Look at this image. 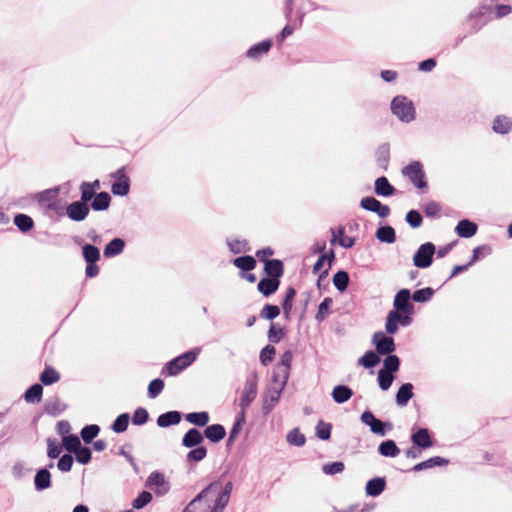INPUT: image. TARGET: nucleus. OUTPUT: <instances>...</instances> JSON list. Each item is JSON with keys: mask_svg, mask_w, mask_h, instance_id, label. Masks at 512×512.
Returning a JSON list of instances; mask_svg holds the SVG:
<instances>
[{"mask_svg": "<svg viewBox=\"0 0 512 512\" xmlns=\"http://www.w3.org/2000/svg\"><path fill=\"white\" fill-rule=\"evenodd\" d=\"M233 484L228 481L224 485L220 481H213L207 485L199 495L202 496L204 508L203 512H223L227 506Z\"/></svg>", "mask_w": 512, "mask_h": 512, "instance_id": "f257e3e1", "label": "nucleus"}, {"mask_svg": "<svg viewBox=\"0 0 512 512\" xmlns=\"http://www.w3.org/2000/svg\"><path fill=\"white\" fill-rule=\"evenodd\" d=\"M199 354V349H192L168 361L161 370V374L176 376L181 371L189 367Z\"/></svg>", "mask_w": 512, "mask_h": 512, "instance_id": "f03ea898", "label": "nucleus"}, {"mask_svg": "<svg viewBox=\"0 0 512 512\" xmlns=\"http://www.w3.org/2000/svg\"><path fill=\"white\" fill-rule=\"evenodd\" d=\"M392 113L402 122L410 123L416 117L414 104L406 96L398 95L391 102Z\"/></svg>", "mask_w": 512, "mask_h": 512, "instance_id": "7ed1b4c3", "label": "nucleus"}, {"mask_svg": "<svg viewBox=\"0 0 512 512\" xmlns=\"http://www.w3.org/2000/svg\"><path fill=\"white\" fill-rule=\"evenodd\" d=\"M491 12V5H482L470 12L466 18V23L469 26L468 34L472 35L480 31L489 21Z\"/></svg>", "mask_w": 512, "mask_h": 512, "instance_id": "20e7f679", "label": "nucleus"}, {"mask_svg": "<svg viewBox=\"0 0 512 512\" xmlns=\"http://www.w3.org/2000/svg\"><path fill=\"white\" fill-rule=\"evenodd\" d=\"M402 174L407 177L416 188L421 190L428 188L423 164L420 161L410 162L402 169Z\"/></svg>", "mask_w": 512, "mask_h": 512, "instance_id": "39448f33", "label": "nucleus"}, {"mask_svg": "<svg viewBox=\"0 0 512 512\" xmlns=\"http://www.w3.org/2000/svg\"><path fill=\"white\" fill-rule=\"evenodd\" d=\"M360 420L363 424L369 426L373 434L379 436H385L393 429V424L390 421L378 419L370 410H365L361 414Z\"/></svg>", "mask_w": 512, "mask_h": 512, "instance_id": "423d86ee", "label": "nucleus"}, {"mask_svg": "<svg viewBox=\"0 0 512 512\" xmlns=\"http://www.w3.org/2000/svg\"><path fill=\"white\" fill-rule=\"evenodd\" d=\"M413 322V316L403 314L396 310H390L386 316L385 330L389 335H394L398 332L399 327H408Z\"/></svg>", "mask_w": 512, "mask_h": 512, "instance_id": "0eeeda50", "label": "nucleus"}, {"mask_svg": "<svg viewBox=\"0 0 512 512\" xmlns=\"http://www.w3.org/2000/svg\"><path fill=\"white\" fill-rule=\"evenodd\" d=\"M257 388L258 375L254 371L249 377H247L245 381L244 390L239 401V406L241 408L240 412H244V414H246L247 408L251 405L257 396Z\"/></svg>", "mask_w": 512, "mask_h": 512, "instance_id": "6e6552de", "label": "nucleus"}, {"mask_svg": "<svg viewBox=\"0 0 512 512\" xmlns=\"http://www.w3.org/2000/svg\"><path fill=\"white\" fill-rule=\"evenodd\" d=\"M436 246L432 242L421 244L413 255V264L420 269H426L433 263Z\"/></svg>", "mask_w": 512, "mask_h": 512, "instance_id": "1a4fd4ad", "label": "nucleus"}, {"mask_svg": "<svg viewBox=\"0 0 512 512\" xmlns=\"http://www.w3.org/2000/svg\"><path fill=\"white\" fill-rule=\"evenodd\" d=\"M412 292L408 288L400 289L394 296L393 300V310L398 312H402L403 314H408L413 316L415 313V307L412 300Z\"/></svg>", "mask_w": 512, "mask_h": 512, "instance_id": "9d476101", "label": "nucleus"}, {"mask_svg": "<svg viewBox=\"0 0 512 512\" xmlns=\"http://www.w3.org/2000/svg\"><path fill=\"white\" fill-rule=\"evenodd\" d=\"M114 181L111 185V192L115 196H126L130 192V178L126 175L125 167L119 168L111 174Z\"/></svg>", "mask_w": 512, "mask_h": 512, "instance_id": "9b49d317", "label": "nucleus"}, {"mask_svg": "<svg viewBox=\"0 0 512 512\" xmlns=\"http://www.w3.org/2000/svg\"><path fill=\"white\" fill-rule=\"evenodd\" d=\"M372 342L376 348L375 352H377L379 355L392 354L396 350L394 338L382 331H377L374 333Z\"/></svg>", "mask_w": 512, "mask_h": 512, "instance_id": "f8f14e48", "label": "nucleus"}, {"mask_svg": "<svg viewBox=\"0 0 512 512\" xmlns=\"http://www.w3.org/2000/svg\"><path fill=\"white\" fill-rule=\"evenodd\" d=\"M410 440L414 446L426 450L434 446V439L428 428H412Z\"/></svg>", "mask_w": 512, "mask_h": 512, "instance_id": "ddd939ff", "label": "nucleus"}, {"mask_svg": "<svg viewBox=\"0 0 512 512\" xmlns=\"http://www.w3.org/2000/svg\"><path fill=\"white\" fill-rule=\"evenodd\" d=\"M90 213V206L81 200L68 204L65 208L67 217L75 222L84 221Z\"/></svg>", "mask_w": 512, "mask_h": 512, "instance_id": "4468645a", "label": "nucleus"}, {"mask_svg": "<svg viewBox=\"0 0 512 512\" xmlns=\"http://www.w3.org/2000/svg\"><path fill=\"white\" fill-rule=\"evenodd\" d=\"M360 207L364 210L376 213L380 218H387L391 212L389 206L382 204L378 199L372 196L362 198Z\"/></svg>", "mask_w": 512, "mask_h": 512, "instance_id": "2eb2a0df", "label": "nucleus"}, {"mask_svg": "<svg viewBox=\"0 0 512 512\" xmlns=\"http://www.w3.org/2000/svg\"><path fill=\"white\" fill-rule=\"evenodd\" d=\"M147 487H155V494L157 496H163L170 491V483L165 479L163 473L159 471H153L146 480Z\"/></svg>", "mask_w": 512, "mask_h": 512, "instance_id": "dca6fc26", "label": "nucleus"}, {"mask_svg": "<svg viewBox=\"0 0 512 512\" xmlns=\"http://www.w3.org/2000/svg\"><path fill=\"white\" fill-rule=\"evenodd\" d=\"M282 392V388H276L275 386L268 388L267 395L264 397L262 404L263 415L267 416L272 412L275 404L278 403Z\"/></svg>", "mask_w": 512, "mask_h": 512, "instance_id": "f3484780", "label": "nucleus"}, {"mask_svg": "<svg viewBox=\"0 0 512 512\" xmlns=\"http://www.w3.org/2000/svg\"><path fill=\"white\" fill-rule=\"evenodd\" d=\"M74 242L78 245H82V257L85 263L98 262L101 258L100 249L94 244L83 243V239L75 237Z\"/></svg>", "mask_w": 512, "mask_h": 512, "instance_id": "a211bd4d", "label": "nucleus"}, {"mask_svg": "<svg viewBox=\"0 0 512 512\" xmlns=\"http://www.w3.org/2000/svg\"><path fill=\"white\" fill-rule=\"evenodd\" d=\"M387 485L385 477H374L367 481L365 493L369 497H378L383 493Z\"/></svg>", "mask_w": 512, "mask_h": 512, "instance_id": "6ab92c4d", "label": "nucleus"}, {"mask_svg": "<svg viewBox=\"0 0 512 512\" xmlns=\"http://www.w3.org/2000/svg\"><path fill=\"white\" fill-rule=\"evenodd\" d=\"M272 40L265 39L252 45L247 51L246 56L250 59H260L263 55L267 54L272 47Z\"/></svg>", "mask_w": 512, "mask_h": 512, "instance_id": "aec40b11", "label": "nucleus"}, {"mask_svg": "<svg viewBox=\"0 0 512 512\" xmlns=\"http://www.w3.org/2000/svg\"><path fill=\"white\" fill-rule=\"evenodd\" d=\"M374 192L377 196L390 197L396 192L395 187L389 182L385 176H380L375 180Z\"/></svg>", "mask_w": 512, "mask_h": 512, "instance_id": "412c9836", "label": "nucleus"}, {"mask_svg": "<svg viewBox=\"0 0 512 512\" xmlns=\"http://www.w3.org/2000/svg\"><path fill=\"white\" fill-rule=\"evenodd\" d=\"M203 436L212 443H219L226 436V429L222 424L206 425Z\"/></svg>", "mask_w": 512, "mask_h": 512, "instance_id": "4be33fe9", "label": "nucleus"}, {"mask_svg": "<svg viewBox=\"0 0 512 512\" xmlns=\"http://www.w3.org/2000/svg\"><path fill=\"white\" fill-rule=\"evenodd\" d=\"M477 230L478 225L469 219L460 220L455 227V233L461 238H471L477 233Z\"/></svg>", "mask_w": 512, "mask_h": 512, "instance_id": "5701e85b", "label": "nucleus"}, {"mask_svg": "<svg viewBox=\"0 0 512 512\" xmlns=\"http://www.w3.org/2000/svg\"><path fill=\"white\" fill-rule=\"evenodd\" d=\"M182 413L176 410L167 411L157 417L156 423L161 428H168L180 423Z\"/></svg>", "mask_w": 512, "mask_h": 512, "instance_id": "b1692460", "label": "nucleus"}, {"mask_svg": "<svg viewBox=\"0 0 512 512\" xmlns=\"http://www.w3.org/2000/svg\"><path fill=\"white\" fill-rule=\"evenodd\" d=\"M52 485L51 473L48 468H40L34 476V488L36 491H43Z\"/></svg>", "mask_w": 512, "mask_h": 512, "instance_id": "393cba45", "label": "nucleus"}, {"mask_svg": "<svg viewBox=\"0 0 512 512\" xmlns=\"http://www.w3.org/2000/svg\"><path fill=\"white\" fill-rule=\"evenodd\" d=\"M414 386L412 383H403L396 392L395 401L399 407H405L408 402L413 398Z\"/></svg>", "mask_w": 512, "mask_h": 512, "instance_id": "a878e982", "label": "nucleus"}, {"mask_svg": "<svg viewBox=\"0 0 512 512\" xmlns=\"http://www.w3.org/2000/svg\"><path fill=\"white\" fill-rule=\"evenodd\" d=\"M264 273L267 277L280 280L284 274V264L280 259H270L264 264Z\"/></svg>", "mask_w": 512, "mask_h": 512, "instance_id": "bb28decb", "label": "nucleus"}, {"mask_svg": "<svg viewBox=\"0 0 512 512\" xmlns=\"http://www.w3.org/2000/svg\"><path fill=\"white\" fill-rule=\"evenodd\" d=\"M111 200V196L108 192H98L89 204L90 210L92 209L97 212L106 211L110 207Z\"/></svg>", "mask_w": 512, "mask_h": 512, "instance_id": "cd10ccee", "label": "nucleus"}, {"mask_svg": "<svg viewBox=\"0 0 512 512\" xmlns=\"http://www.w3.org/2000/svg\"><path fill=\"white\" fill-rule=\"evenodd\" d=\"M280 286V280L264 277L257 285L258 291L265 297H269L274 294Z\"/></svg>", "mask_w": 512, "mask_h": 512, "instance_id": "c85d7f7f", "label": "nucleus"}, {"mask_svg": "<svg viewBox=\"0 0 512 512\" xmlns=\"http://www.w3.org/2000/svg\"><path fill=\"white\" fill-rule=\"evenodd\" d=\"M449 464V460L444 458V457H440V456H434V457H431L425 461H422V462H419L417 463L416 465H414L411 470L414 471V472H420V471H423V470H426V469H430V468H433V467H442V466H446Z\"/></svg>", "mask_w": 512, "mask_h": 512, "instance_id": "c756f323", "label": "nucleus"}, {"mask_svg": "<svg viewBox=\"0 0 512 512\" xmlns=\"http://www.w3.org/2000/svg\"><path fill=\"white\" fill-rule=\"evenodd\" d=\"M125 241L120 237L113 238L104 247L103 255L105 258H112L120 255L125 248Z\"/></svg>", "mask_w": 512, "mask_h": 512, "instance_id": "7c9ffc66", "label": "nucleus"}, {"mask_svg": "<svg viewBox=\"0 0 512 512\" xmlns=\"http://www.w3.org/2000/svg\"><path fill=\"white\" fill-rule=\"evenodd\" d=\"M375 160L377 165L387 171L390 162V145L389 143H382L375 151Z\"/></svg>", "mask_w": 512, "mask_h": 512, "instance_id": "2f4dec72", "label": "nucleus"}, {"mask_svg": "<svg viewBox=\"0 0 512 512\" xmlns=\"http://www.w3.org/2000/svg\"><path fill=\"white\" fill-rule=\"evenodd\" d=\"M204 440L203 433L197 428L189 429L182 438V445L186 448H194L199 446Z\"/></svg>", "mask_w": 512, "mask_h": 512, "instance_id": "473e14b6", "label": "nucleus"}, {"mask_svg": "<svg viewBox=\"0 0 512 512\" xmlns=\"http://www.w3.org/2000/svg\"><path fill=\"white\" fill-rule=\"evenodd\" d=\"M492 130L497 134H508L512 130V119L505 115L496 116L493 120Z\"/></svg>", "mask_w": 512, "mask_h": 512, "instance_id": "72a5a7b5", "label": "nucleus"}, {"mask_svg": "<svg viewBox=\"0 0 512 512\" xmlns=\"http://www.w3.org/2000/svg\"><path fill=\"white\" fill-rule=\"evenodd\" d=\"M377 451L381 456L390 458L397 457L401 452L396 442L392 439L382 441L379 444Z\"/></svg>", "mask_w": 512, "mask_h": 512, "instance_id": "f704fd0d", "label": "nucleus"}, {"mask_svg": "<svg viewBox=\"0 0 512 512\" xmlns=\"http://www.w3.org/2000/svg\"><path fill=\"white\" fill-rule=\"evenodd\" d=\"M375 237L382 243L392 244L396 241V232L391 225H382L378 227Z\"/></svg>", "mask_w": 512, "mask_h": 512, "instance_id": "c9c22d12", "label": "nucleus"}, {"mask_svg": "<svg viewBox=\"0 0 512 512\" xmlns=\"http://www.w3.org/2000/svg\"><path fill=\"white\" fill-rule=\"evenodd\" d=\"M331 396L334 402L343 404L353 396V390L347 385H337L333 388Z\"/></svg>", "mask_w": 512, "mask_h": 512, "instance_id": "e433bc0d", "label": "nucleus"}, {"mask_svg": "<svg viewBox=\"0 0 512 512\" xmlns=\"http://www.w3.org/2000/svg\"><path fill=\"white\" fill-rule=\"evenodd\" d=\"M60 190H61L60 186H55V187L43 190L41 192L36 193L35 199L37 200V202L39 204L47 206V204L54 202L57 199V197L60 193Z\"/></svg>", "mask_w": 512, "mask_h": 512, "instance_id": "4c0bfd02", "label": "nucleus"}, {"mask_svg": "<svg viewBox=\"0 0 512 512\" xmlns=\"http://www.w3.org/2000/svg\"><path fill=\"white\" fill-rule=\"evenodd\" d=\"M232 263L235 267L240 269V272H250L257 265L255 258L251 255L236 257L232 260Z\"/></svg>", "mask_w": 512, "mask_h": 512, "instance_id": "58836bf2", "label": "nucleus"}, {"mask_svg": "<svg viewBox=\"0 0 512 512\" xmlns=\"http://www.w3.org/2000/svg\"><path fill=\"white\" fill-rule=\"evenodd\" d=\"M333 285L340 292L343 293L347 290L350 283L349 273L345 270H338L332 278Z\"/></svg>", "mask_w": 512, "mask_h": 512, "instance_id": "ea45409f", "label": "nucleus"}, {"mask_svg": "<svg viewBox=\"0 0 512 512\" xmlns=\"http://www.w3.org/2000/svg\"><path fill=\"white\" fill-rule=\"evenodd\" d=\"M43 387L39 383L31 385L23 394V398L27 403H39L42 399Z\"/></svg>", "mask_w": 512, "mask_h": 512, "instance_id": "a19ab883", "label": "nucleus"}, {"mask_svg": "<svg viewBox=\"0 0 512 512\" xmlns=\"http://www.w3.org/2000/svg\"><path fill=\"white\" fill-rule=\"evenodd\" d=\"M60 373L52 366H46L40 374V381L45 386L53 385L60 380Z\"/></svg>", "mask_w": 512, "mask_h": 512, "instance_id": "79ce46f5", "label": "nucleus"}, {"mask_svg": "<svg viewBox=\"0 0 512 512\" xmlns=\"http://www.w3.org/2000/svg\"><path fill=\"white\" fill-rule=\"evenodd\" d=\"M381 361L380 355L374 350H368L358 359V365L370 369L378 365Z\"/></svg>", "mask_w": 512, "mask_h": 512, "instance_id": "37998d69", "label": "nucleus"}, {"mask_svg": "<svg viewBox=\"0 0 512 512\" xmlns=\"http://www.w3.org/2000/svg\"><path fill=\"white\" fill-rule=\"evenodd\" d=\"M209 414L206 411L191 412L185 415V420L195 426L204 427L209 422Z\"/></svg>", "mask_w": 512, "mask_h": 512, "instance_id": "c03bdc74", "label": "nucleus"}, {"mask_svg": "<svg viewBox=\"0 0 512 512\" xmlns=\"http://www.w3.org/2000/svg\"><path fill=\"white\" fill-rule=\"evenodd\" d=\"M14 224L19 229V231L23 233L29 232L34 227L33 219L29 215L23 213L15 215Z\"/></svg>", "mask_w": 512, "mask_h": 512, "instance_id": "a18cd8bd", "label": "nucleus"}, {"mask_svg": "<svg viewBox=\"0 0 512 512\" xmlns=\"http://www.w3.org/2000/svg\"><path fill=\"white\" fill-rule=\"evenodd\" d=\"M130 422V415L124 412L116 417L110 428L113 432L120 434L127 430Z\"/></svg>", "mask_w": 512, "mask_h": 512, "instance_id": "49530a36", "label": "nucleus"}, {"mask_svg": "<svg viewBox=\"0 0 512 512\" xmlns=\"http://www.w3.org/2000/svg\"><path fill=\"white\" fill-rule=\"evenodd\" d=\"M99 433L100 427L97 424H89L81 429L80 436L85 444H90Z\"/></svg>", "mask_w": 512, "mask_h": 512, "instance_id": "de8ad7c7", "label": "nucleus"}, {"mask_svg": "<svg viewBox=\"0 0 512 512\" xmlns=\"http://www.w3.org/2000/svg\"><path fill=\"white\" fill-rule=\"evenodd\" d=\"M385 356L381 370L392 374L396 373L400 368V358L393 353Z\"/></svg>", "mask_w": 512, "mask_h": 512, "instance_id": "09e8293b", "label": "nucleus"}, {"mask_svg": "<svg viewBox=\"0 0 512 512\" xmlns=\"http://www.w3.org/2000/svg\"><path fill=\"white\" fill-rule=\"evenodd\" d=\"M65 408L66 406L62 403V401L56 397L47 401L44 409L48 415L55 417L60 415L65 410Z\"/></svg>", "mask_w": 512, "mask_h": 512, "instance_id": "8fccbe9b", "label": "nucleus"}, {"mask_svg": "<svg viewBox=\"0 0 512 512\" xmlns=\"http://www.w3.org/2000/svg\"><path fill=\"white\" fill-rule=\"evenodd\" d=\"M325 261L328 262L329 268L331 267L332 263L335 261V253L334 250H330L327 253H322L317 261L313 265V273L316 274L321 271L323 265L325 264Z\"/></svg>", "mask_w": 512, "mask_h": 512, "instance_id": "3c124183", "label": "nucleus"}, {"mask_svg": "<svg viewBox=\"0 0 512 512\" xmlns=\"http://www.w3.org/2000/svg\"><path fill=\"white\" fill-rule=\"evenodd\" d=\"M81 445V441L76 434H70L62 438V446L69 452L68 454H74Z\"/></svg>", "mask_w": 512, "mask_h": 512, "instance_id": "603ef678", "label": "nucleus"}, {"mask_svg": "<svg viewBox=\"0 0 512 512\" xmlns=\"http://www.w3.org/2000/svg\"><path fill=\"white\" fill-rule=\"evenodd\" d=\"M435 291L431 287H425L422 289L415 290L412 293V300L416 303H426L431 300Z\"/></svg>", "mask_w": 512, "mask_h": 512, "instance_id": "864d4df0", "label": "nucleus"}, {"mask_svg": "<svg viewBox=\"0 0 512 512\" xmlns=\"http://www.w3.org/2000/svg\"><path fill=\"white\" fill-rule=\"evenodd\" d=\"M286 440L290 445L302 447L306 443V437L298 428H294L287 433Z\"/></svg>", "mask_w": 512, "mask_h": 512, "instance_id": "5fc2aeb1", "label": "nucleus"}, {"mask_svg": "<svg viewBox=\"0 0 512 512\" xmlns=\"http://www.w3.org/2000/svg\"><path fill=\"white\" fill-rule=\"evenodd\" d=\"M491 252H492V248L488 244H483V245L475 247L473 249V254H472L470 261L468 262V265H473L474 263H476L480 259L484 258L485 256L490 255Z\"/></svg>", "mask_w": 512, "mask_h": 512, "instance_id": "6e6d98bb", "label": "nucleus"}, {"mask_svg": "<svg viewBox=\"0 0 512 512\" xmlns=\"http://www.w3.org/2000/svg\"><path fill=\"white\" fill-rule=\"evenodd\" d=\"M332 424L320 420L315 427V434L320 440H329L331 437Z\"/></svg>", "mask_w": 512, "mask_h": 512, "instance_id": "4d7b16f0", "label": "nucleus"}, {"mask_svg": "<svg viewBox=\"0 0 512 512\" xmlns=\"http://www.w3.org/2000/svg\"><path fill=\"white\" fill-rule=\"evenodd\" d=\"M394 379V374L381 369L378 371L377 381L381 390L387 391L391 387Z\"/></svg>", "mask_w": 512, "mask_h": 512, "instance_id": "13d9d810", "label": "nucleus"}, {"mask_svg": "<svg viewBox=\"0 0 512 512\" xmlns=\"http://www.w3.org/2000/svg\"><path fill=\"white\" fill-rule=\"evenodd\" d=\"M292 360H293V353H292V351L291 350H286L281 355L280 361H279V363L276 366V367H278V369H283L284 370V372H285L284 377H286V378H289Z\"/></svg>", "mask_w": 512, "mask_h": 512, "instance_id": "bf43d9fd", "label": "nucleus"}, {"mask_svg": "<svg viewBox=\"0 0 512 512\" xmlns=\"http://www.w3.org/2000/svg\"><path fill=\"white\" fill-rule=\"evenodd\" d=\"M207 456V448L204 446H196L192 448L186 455L188 462H200Z\"/></svg>", "mask_w": 512, "mask_h": 512, "instance_id": "052dcab7", "label": "nucleus"}, {"mask_svg": "<svg viewBox=\"0 0 512 512\" xmlns=\"http://www.w3.org/2000/svg\"><path fill=\"white\" fill-rule=\"evenodd\" d=\"M333 303L331 297H325L322 302L318 306V311L315 315V319L317 322L321 323L325 320L326 315L329 313V309Z\"/></svg>", "mask_w": 512, "mask_h": 512, "instance_id": "680f3d73", "label": "nucleus"}, {"mask_svg": "<svg viewBox=\"0 0 512 512\" xmlns=\"http://www.w3.org/2000/svg\"><path fill=\"white\" fill-rule=\"evenodd\" d=\"M227 245L233 254H240L243 252H249L251 250L247 240H228Z\"/></svg>", "mask_w": 512, "mask_h": 512, "instance_id": "e2e57ef3", "label": "nucleus"}, {"mask_svg": "<svg viewBox=\"0 0 512 512\" xmlns=\"http://www.w3.org/2000/svg\"><path fill=\"white\" fill-rule=\"evenodd\" d=\"M165 383L161 378H155L150 381L147 389L148 397L156 398L164 389Z\"/></svg>", "mask_w": 512, "mask_h": 512, "instance_id": "0e129e2a", "label": "nucleus"}, {"mask_svg": "<svg viewBox=\"0 0 512 512\" xmlns=\"http://www.w3.org/2000/svg\"><path fill=\"white\" fill-rule=\"evenodd\" d=\"M75 459L82 465L88 464L92 459V451L89 447L81 445L74 453Z\"/></svg>", "mask_w": 512, "mask_h": 512, "instance_id": "69168bd1", "label": "nucleus"}, {"mask_svg": "<svg viewBox=\"0 0 512 512\" xmlns=\"http://www.w3.org/2000/svg\"><path fill=\"white\" fill-rule=\"evenodd\" d=\"M130 418L133 425L142 426L149 420V413L144 407H138Z\"/></svg>", "mask_w": 512, "mask_h": 512, "instance_id": "338daca9", "label": "nucleus"}, {"mask_svg": "<svg viewBox=\"0 0 512 512\" xmlns=\"http://www.w3.org/2000/svg\"><path fill=\"white\" fill-rule=\"evenodd\" d=\"M405 220L411 228L416 229L422 225L423 217L418 210L411 209L406 213Z\"/></svg>", "mask_w": 512, "mask_h": 512, "instance_id": "774afa93", "label": "nucleus"}]
</instances>
